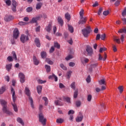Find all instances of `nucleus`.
<instances>
[{"label": "nucleus", "instance_id": "nucleus-1", "mask_svg": "<svg viewBox=\"0 0 126 126\" xmlns=\"http://www.w3.org/2000/svg\"><path fill=\"white\" fill-rule=\"evenodd\" d=\"M11 92L12 93V99L14 102V103H12V106H13L14 111L17 112H18V108H17V105H16V104L15 103L17 97H16V95H15V91H14V89H13V88L12 87L11 88Z\"/></svg>", "mask_w": 126, "mask_h": 126}, {"label": "nucleus", "instance_id": "nucleus-2", "mask_svg": "<svg viewBox=\"0 0 126 126\" xmlns=\"http://www.w3.org/2000/svg\"><path fill=\"white\" fill-rule=\"evenodd\" d=\"M25 90L26 95H28L29 97V99L31 103V106L32 109H34L35 108V106H34L33 98H32V97L30 96L31 95V93H30V90H29V89L27 88V87H26L25 88Z\"/></svg>", "mask_w": 126, "mask_h": 126}, {"label": "nucleus", "instance_id": "nucleus-3", "mask_svg": "<svg viewBox=\"0 0 126 126\" xmlns=\"http://www.w3.org/2000/svg\"><path fill=\"white\" fill-rule=\"evenodd\" d=\"M82 34L84 37H88V34L91 32V28L89 26L87 27V28L82 30Z\"/></svg>", "mask_w": 126, "mask_h": 126}, {"label": "nucleus", "instance_id": "nucleus-4", "mask_svg": "<svg viewBox=\"0 0 126 126\" xmlns=\"http://www.w3.org/2000/svg\"><path fill=\"white\" fill-rule=\"evenodd\" d=\"M38 118H39V122L42 124L43 126H46V122H47V119L44 118V115L43 113L40 112L38 114Z\"/></svg>", "mask_w": 126, "mask_h": 126}, {"label": "nucleus", "instance_id": "nucleus-5", "mask_svg": "<svg viewBox=\"0 0 126 126\" xmlns=\"http://www.w3.org/2000/svg\"><path fill=\"white\" fill-rule=\"evenodd\" d=\"M26 34H27V35L22 34L20 37V40L23 43H25L26 42H27V41L29 40V37H28V31L26 32Z\"/></svg>", "mask_w": 126, "mask_h": 126}, {"label": "nucleus", "instance_id": "nucleus-6", "mask_svg": "<svg viewBox=\"0 0 126 126\" xmlns=\"http://www.w3.org/2000/svg\"><path fill=\"white\" fill-rule=\"evenodd\" d=\"M2 112L3 113H4L5 114H6V115H9V116H10L11 115H12V112H10L8 109H7V106H4L2 107Z\"/></svg>", "mask_w": 126, "mask_h": 126}, {"label": "nucleus", "instance_id": "nucleus-7", "mask_svg": "<svg viewBox=\"0 0 126 126\" xmlns=\"http://www.w3.org/2000/svg\"><path fill=\"white\" fill-rule=\"evenodd\" d=\"M14 19V17H13L12 15H6L5 16L4 18V21H6V22H8L9 21H11V20H13Z\"/></svg>", "mask_w": 126, "mask_h": 126}, {"label": "nucleus", "instance_id": "nucleus-8", "mask_svg": "<svg viewBox=\"0 0 126 126\" xmlns=\"http://www.w3.org/2000/svg\"><path fill=\"white\" fill-rule=\"evenodd\" d=\"M86 21H87V18L86 17L80 18V20L78 22V24L83 25L86 23Z\"/></svg>", "mask_w": 126, "mask_h": 126}, {"label": "nucleus", "instance_id": "nucleus-9", "mask_svg": "<svg viewBox=\"0 0 126 126\" xmlns=\"http://www.w3.org/2000/svg\"><path fill=\"white\" fill-rule=\"evenodd\" d=\"M19 36V31H18V29L16 28L14 29L13 31V38L14 39H17Z\"/></svg>", "mask_w": 126, "mask_h": 126}, {"label": "nucleus", "instance_id": "nucleus-10", "mask_svg": "<svg viewBox=\"0 0 126 126\" xmlns=\"http://www.w3.org/2000/svg\"><path fill=\"white\" fill-rule=\"evenodd\" d=\"M83 120V115H82V113L81 112L79 113V115L76 118V122L77 123H79L82 121Z\"/></svg>", "mask_w": 126, "mask_h": 126}, {"label": "nucleus", "instance_id": "nucleus-11", "mask_svg": "<svg viewBox=\"0 0 126 126\" xmlns=\"http://www.w3.org/2000/svg\"><path fill=\"white\" fill-rule=\"evenodd\" d=\"M19 77L20 79V82L21 83H24L25 82V75L23 73H19Z\"/></svg>", "mask_w": 126, "mask_h": 126}, {"label": "nucleus", "instance_id": "nucleus-12", "mask_svg": "<svg viewBox=\"0 0 126 126\" xmlns=\"http://www.w3.org/2000/svg\"><path fill=\"white\" fill-rule=\"evenodd\" d=\"M40 18H42V15L37 16L35 18H33L32 19V20H31L30 21V23H31V24L36 23V22H37V21H38V20H39V19H40Z\"/></svg>", "mask_w": 126, "mask_h": 126}, {"label": "nucleus", "instance_id": "nucleus-13", "mask_svg": "<svg viewBox=\"0 0 126 126\" xmlns=\"http://www.w3.org/2000/svg\"><path fill=\"white\" fill-rule=\"evenodd\" d=\"M88 56H92L93 54V49L90 46H87L86 49Z\"/></svg>", "mask_w": 126, "mask_h": 126}, {"label": "nucleus", "instance_id": "nucleus-14", "mask_svg": "<svg viewBox=\"0 0 126 126\" xmlns=\"http://www.w3.org/2000/svg\"><path fill=\"white\" fill-rule=\"evenodd\" d=\"M33 63L35 65H38L39 63V60H37L36 56H34L33 58Z\"/></svg>", "mask_w": 126, "mask_h": 126}, {"label": "nucleus", "instance_id": "nucleus-15", "mask_svg": "<svg viewBox=\"0 0 126 126\" xmlns=\"http://www.w3.org/2000/svg\"><path fill=\"white\" fill-rule=\"evenodd\" d=\"M45 30H46V31H47V32H51V30H52V24H49L48 25V26H46Z\"/></svg>", "mask_w": 126, "mask_h": 126}, {"label": "nucleus", "instance_id": "nucleus-16", "mask_svg": "<svg viewBox=\"0 0 126 126\" xmlns=\"http://www.w3.org/2000/svg\"><path fill=\"white\" fill-rule=\"evenodd\" d=\"M34 43H35V44L36 45V46L38 48H40V47H41V43H40V40H39L38 38H35L34 40Z\"/></svg>", "mask_w": 126, "mask_h": 126}, {"label": "nucleus", "instance_id": "nucleus-17", "mask_svg": "<svg viewBox=\"0 0 126 126\" xmlns=\"http://www.w3.org/2000/svg\"><path fill=\"white\" fill-rule=\"evenodd\" d=\"M98 66V63H94L91 65V68L89 69L90 72H92L93 68H95V67H97Z\"/></svg>", "mask_w": 126, "mask_h": 126}, {"label": "nucleus", "instance_id": "nucleus-18", "mask_svg": "<svg viewBox=\"0 0 126 126\" xmlns=\"http://www.w3.org/2000/svg\"><path fill=\"white\" fill-rule=\"evenodd\" d=\"M55 104L56 106H63V103L60 100H56Z\"/></svg>", "mask_w": 126, "mask_h": 126}, {"label": "nucleus", "instance_id": "nucleus-19", "mask_svg": "<svg viewBox=\"0 0 126 126\" xmlns=\"http://www.w3.org/2000/svg\"><path fill=\"white\" fill-rule=\"evenodd\" d=\"M12 67V63H10L6 65V69L7 71H10V69Z\"/></svg>", "mask_w": 126, "mask_h": 126}, {"label": "nucleus", "instance_id": "nucleus-20", "mask_svg": "<svg viewBox=\"0 0 126 126\" xmlns=\"http://www.w3.org/2000/svg\"><path fill=\"white\" fill-rule=\"evenodd\" d=\"M99 85H106V81L105 79H101L98 81Z\"/></svg>", "mask_w": 126, "mask_h": 126}, {"label": "nucleus", "instance_id": "nucleus-21", "mask_svg": "<svg viewBox=\"0 0 126 126\" xmlns=\"http://www.w3.org/2000/svg\"><path fill=\"white\" fill-rule=\"evenodd\" d=\"M71 73H72V71L71 70L68 71L66 73V77L68 79H69L71 76Z\"/></svg>", "mask_w": 126, "mask_h": 126}, {"label": "nucleus", "instance_id": "nucleus-22", "mask_svg": "<svg viewBox=\"0 0 126 126\" xmlns=\"http://www.w3.org/2000/svg\"><path fill=\"white\" fill-rule=\"evenodd\" d=\"M17 121L18 122V123H19V124H21L22 126H24V122H23V120H22V119H21V118L18 117L17 119Z\"/></svg>", "mask_w": 126, "mask_h": 126}, {"label": "nucleus", "instance_id": "nucleus-23", "mask_svg": "<svg viewBox=\"0 0 126 126\" xmlns=\"http://www.w3.org/2000/svg\"><path fill=\"white\" fill-rule=\"evenodd\" d=\"M45 68L47 73H49L50 71H51V66L46 64L45 65Z\"/></svg>", "mask_w": 126, "mask_h": 126}, {"label": "nucleus", "instance_id": "nucleus-24", "mask_svg": "<svg viewBox=\"0 0 126 126\" xmlns=\"http://www.w3.org/2000/svg\"><path fill=\"white\" fill-rule=\"evenodd\" d=\"M58 23L61 26H63V19L61 17H59L58 18Z\"/></svg>", "mask_w": 126, "mask_h": 126}, {"label": "nucleus", "instance_id": "nucleus-25", "mask_svg": "<svg viewBox=\"0 0 126 126\" xmlns=\"http://www.w3.org/2000/svg\"><path fill=\"white\" fill-rule=\"evenodd\" d=\"M45 62L48 63V64H54V62L49 58H46Z\"/></svg>", "mask_w": 126, "mask_h": 126}, {"label": "nucleus", "instance_id": "nucleus-26", "mask_svg": "<svg viewBox=\"0 0 126 126\" xmlns=\"http://www.w3.org/2000/svg\"><path fill=\"white\" fill-rule=\"evenodd\" d=\"M43 5V3L42 2H38L36 4V9H40L41 7H42V6Z\"/></svg>", "mask_w": 126, "mask_h": 126}, {"label": "nucleus", "instance_id": "nucleus-27", "mask_svg": "<svg viewBox=\"0 0 126 126\" xmlns=\"http://www.w3.org/2000/svg\"><path fill=\"white\" fill-rule=\"evenodd\" d=\"M60 66L63 70H67V67L65 66L63 63H61L60 64Z\"/></svg>", "mask_w": 126, "mask_h": 126}, {"label": "nucleus", "instance_id": "nucleus-28", "mask_svg": "<svg viewBox=\"0 0 126 126\" xmlns=\"http://www.w3.org/2000/svg\"><path fill=\"white\" fill-rule=\"evenodd\" d=\"M68 30L70 32V33H73L74 32L73 27L70 25H68Z\"/></svg>", "mask_w": 126, "mask_h": 126}, {"label": "nucleus", "instance_id": "nucleus-29", "mask_svg": "<svg viewBox=\"0 0 126 126\" xmlns=\"http://www.w3.org/2000/svg\"><path fill=\"white\" fill-rule=\"evenodd\" d=\"M80 18L81 17H84V10L82 9L79 12Z\"/></svg>", "mask_w": 126, "mask_h": 126}, {"label": "nucleus", "instance_id": "nucleus-30", "mask_svg": "<svg viewBox=\"0 0 126 126\" xmlns=\"http://www.w3.org/2000/svg\"><path fill=\"white\" fill-rule=\"evenodd\" d=\"M57 124H63V119L62 118H58L56 120Z\"/></svg>", "mask_w": 126, "mask_h": 126}, {"label": "nucleus", "instance_id": "nucleus-31", "mask_svg": "<svg viewBox=\"0 0 126 126\" xmlns=\"http://www.w3.org/2000/svg\"><path fill=\"white\" fill-rule=\"evenodd\" d=\"M37 93L38 94H40L42 92V86H38L37 87Z\"/></svg>", "mask_w": 126, "mask_h": 126}, {"label": "nucleus", "instance_id": "nucleus-32", "mask_svg": "<svg viewBox=\"0 0 126 126\" xmlns=\"http://www.w3.org/2000/svg\"><path fill=\"white\" fill-rule=\"evenodd\" d=\"M118 89L119 90L120 93L122 94L124 92V86H120Z\"/></svg>", "mask_w": 126, "mask_h": 126}, {"label": "nucleus", "instance_id": "nucleus-33", "mask_svg": "<svg viewBox=\"0 0 126 126\" xmlns=\"http://www.w3.org/2000/svg\"><path fill=\"white\" fill-rule=\"evenodd\" d=\"M41 57L42 59H45V58L47 57V53H46V52H42L41 53Z\"/></svg>", "mask_w": 126, "mask_h": 126}, {"label": "nucleus", "instance_id": "nucleus-34", "mask_svg": "<svg viewBox=\"0 0 126 126\" xmlns=\"http://www.w3.org/2000/svg\"><path fill=\"white\" fill-rule=\"evenodd\" d=\"M114 41H115L116 42L118 43V44L121 43V40L120 38H118L117 36H115L114 38Z\"/></svg>", "mask_w": 126, "mask_h": 126}, {"label": "nucleus", "instance_id": "nucleus-35", "mask_svg": "<svg viewBox=\"0 0 126 126\" xmlns=\"http://www.w3.org/2000/svg\"><path fill=\"white\" fill-rule=\"evenodd\" d=\"M54 47L57 49H60V48H61V45H60V44H59L58 42L55 41L54 42Z\"/></svg>", "mask_w": 126, "mask_h": 126}, {"label": "nucleus", "instance_id": "nucleus-36", "mask_svg": "<svg viewBox=\"0 0 126 126\" xmlns=\"http://www.w3.org/2000/svg\"><path fill=\"white\" fill-rule=\"evenodd\" d=\"M0 102L2 107H4V106H6V101H5V100L1 99L0 100Z\"/></svg>", "mask_w": 126, "mask_h": 126}, {"label": "nucleus", "instance_id": "nucleus-37", "mask_svg": "<svg viewBox=\"0 0 126 126\" xmlns=\"http://www.w3.org/2000/svg\"><path fill=\"white\" fill-rule=\"evenodd\" d=\"M65 17L66 19H67L68 21H69V20H70V15L68 14V13H66L65 14Z\"/></svg>", "mask_w": 126, "mask_h": 126}, {"label": "nucleus", "instance_id": "nucleus-38", "mask_svg": "<svg viewBox=\"0 0 126 126\" xmlns=\"http://www.w3.org/2000/svg\"><path fill=\"white\" fill-rule=\"evenodd\" d=\"M77 96H78V90H76L74 93L73 97L76 98H77Z\"/></svg>", "mask_w": 126, "mask_h": 126}, {"label": "nucleus", "instance_id": "nucleus-39", "mask_svg": "<svg viewBox=\"0 0 126 126\" xmlns=\"http://www.w3.org/2000/svg\"><path fill=\"white\" fill-rule=\"evenodd\" d=\"M12 54L13 55V59H14V60H15V61H17V56H16V53H15V52L13 51Z\"/></svg>", "mask_w": 126, "mask_h": 126}, {"label": "nucleus", "instance_id": "nucleus-40", "mask_svg": "<svg viewBox=\"0 0 126 126\" xmlns=\"http://www.w3.org/2000/svg\"><path fill=\"white\" fill-rule=\"evenodd\" d=\"M70 87L72 89H73V90H75V82H73L70 85Z\"/></svg>", "mask_w": 126, "mask_h": 126}, {"label": "nucleus", "instance_id": "nucleus-41", "mask_svg": "<svg viewBox=\"0 0 126 126\" xmlns=\"http://www.w3.org/2000/svg\"><path fill=\"white\" fill-rule=\"evenodd\" d=\"M81 62L83 63H88L89 62V59L87 58H84L83 59L81 60Z\"/></svg>", "mask_w": 126, "mask_h": 126}, {"label": "nucleus", "instance_id": "nucleus-42", "mask_svg": "<svg viewBox=\"0 0 126 126\" xmlns=\"http://www.w3.org/2000/svg\"><path fill=\"white\" fill-rule=\"evenodd\" d=\"M126 29H121L118 31V33H126Z\"/></svg>", "mask_w": 126, "mask_h": 126}, {"label": "nucleus", "instance_id": "nucleus-43", "mask_svg": "<svg viewBox=\"0 0 126 126\" xmlns=\"http://www.w3.org/2000/svg\"><path fill=\"white\" fill-rule=\"evenodd\" d=\"M5 91V88L2 87L0 89V94H3V92Z\"/></svg>", "mask_w": 126, "mask_h": 126}, {"label": "nucleus", "instance_id": "nucleus-44", "mask_svg": "<svg viewBox=\"0 0 126 126\" xmlns=\"http://www.w3.org/2000/svg\"><path fill=\"white\" fill-rule=\"evenodd\" d=\"M91 100H92V95L91 94L88 95L87 100L88 102H91Z\"/></svg>", "mask_w": 126, "mask_h": 126}, {"label": "nucleus", "instance_id": "nucleus-45", "mask_svg": "<svg viewBox=\"0 0 126 126\" xmlns=\"http://www.w3.org/2000/svg\"><path fill=\"white\" fill-rule=\"evenodd\" d=\"M37 81H38V83H39L40 84H43L47 82V81L46 80L43 81L42 80H38Z\"/></svg>", "mask_w": 126, "mask_h": 126}, {"label": "nucleus", "instance_id": "nucleus-46", "mask_svg": "<svg viewBox=\"0 0 126 126\" xmlns=\"http://www.w3.org/2000/svg\"><path fill=\"white\" fill-rule=\"evenodd\" d=\"M5 3L8 6H10V5H11V1L10 0H6Z\"/></svg>", "mask_w": 126, "mask_h": 126}, {"label": "nucleus", "instance_id": "nucleus-47", "mask_svg": "<svg viewBox=\"0 0 126 126\" xmlns=\"http://www.w3.org/2000/svg\"><path fill=\"white\" fill-rule=\"evenodd\" d=\"M73 57H72V55H68L65 58L66 61H69V60H71Z\"/></svg>", "mask_w": 126, "mask_h": 126}, {"label": "nucleus", "instance_id": "nucleus-48", "mask_svg": "<svg viewBox=\"0 0 126 126\" xmlns=\"http://www.w3.org/2000/svg\"><path fill=\"white\" fill-rule=\"evenodd\" d=\"M86 81L88 83H90V82H91V77H90V75L88 76L86 79Z\"/></svg>", "mask_w": 126, "mask_h": 126}, {"label": "nucleus", "instance_id": "nucleus-49", "mask_svg": "<svg viewBox=\"0 0 126 126\" xmlns=\"http://www.w3.org/2000/svg\"><path fill=\"white\" fill-rule=\"evenodd\" d=\"M64 100H66V102H67L69 103H71V102L70 101V98L69 97H64Z\"/></svg>", "mask_w": 126, "mask_h": 126}, {"label": "nucleus", "instance_id": "nucleus-50", "mask_svg": "<svg viewBox=\"0 0 126 126\" xmlns=\"http://www.w3.org/2000/svg\"><path fill=\"white\" fill-rule=\"evenodd\" d=\"M103 11V8L100 7L98 9V15H101V14L102 13V12Z\"/></svg>", "mask_w": 126, "mask_h": 126}, {"label": "nucleus", "instance_id": "nucleus-51", "mask_svg": "<svg viewBox=\"0 0 126 126\" xmlns=\"http://www.w3.org/2000/svg\"><path fill=\"white\" fill-rule=\"evenodd\" d=\"M54 51H55V47L54 46L51 47L50 49L49 53H50V54H52V53H54Z\"/></svg>", "mask_w": 126, "mask_h": 126}, {"label": "nucleus", "instance_id": "nucleus-52", "mask_svg": "<svg viewBox=\"0 0 126 126\" xmlns=\"http://www.w3.org/2000/svg\"><path fill=\"white\" fill-rule=\"evenodd\" d=\"M106 38V34L103 33L100 35V38L101 40H105V38Z\"/></svg>", "mask_w": 126, "mask_h": 126}, {"label": "nucleus", "instance_id": "nucleus-53", "mask_svg": "<svg viewBox=\"0 0 126 126\" xmlns=\"http://www.w3.org/2000/svg\"><path fill=\"white\" fill-rule=\"evenodd\" d=\"M11 9L13 12H16V6H12Z\"/></svg>", "mask_w": 126, "mask_h": 126}, {"label": "nucleus", "instance_id": "nucleus-54", "mask_svg": "<svg viewBox=\"0 0 126 126\" xmlns=\"http://www.w3.org/2000/svg\"><path fill=\"white\" fill-rule=\"evenodd\" d=\"M126 15V7L125 8L124 10H123L122 12V16L125 17Z\"/></svg>", "mask_w": 126, "mask_h": 126}, {"label": "nucleus", "instance_id": "nucleus-55", "mask_svg": "<svg viewBox=\"0 0 126 126\" xmlns=\"http://www.w3.org/2000/svg\"><path fill=\"white\" fill-rule=\"evenodd\" d=\"M7 61L9 62H13V59L11 56H8L7 58Z\"/></svg>", "mask_w": 126, "mask_h": 126}, {"label": "nucleus", "instance_id": "nucleus-56", "mask_svg": "<svg viewBox=\"0 0 126 126\" xmlns=\"http://www.w3.org/2000/svg\"><path fill=\"white\" fill-rule=\"evenodd\" d=\"M76 105L77 107H80V106L81 105V102H80V101H77L76 102Z\"/></svg>", "mask_w": 126, "mask_h": 126}, {"label": "nucleus", "instance_id": "nucleus-57", "mask_svg": "<svg viewBox=\"0 0 126 126\" xmlns=\"http://www.w3.org/2000/svg\"><path fill=\"white\" fill-rule=\"evenodd\" d=\"M33 10V8L31 7H28L27 8V12H30L31 11H32V10Z\"/></svg>", "mask_w": 126, "mask_h": 126}, {"label": "nucleus", "instance_id": "nucleus-58", "mask_svg": "<svg viewBox=\"0 0 126 126\" xmlns=\"http://www.w3.org/2000/svg\"><path fill=\"white\" fill-rule=\"evenodd\" d=\"M109 11H103V15H104L105 16H107V15H108V14H109Z\"/></svg>", "mask_w": 126, "mask_h": 126}, {"label": "nucleus", "instance_id": "nucleus-59", "mask_svg": "<svg viewBox=\"0 0 126 126\" xmlns=\"http://www.w3.org/2000/svg\"><path fill=\"white\" fill-rule=\"evenodd\" d=\"M125 38H126V35L122 34L121 37L120 38L122 42H124V39H125Z\"/></svg>", "mask_w": 126, "mask_h": 126}, {"label": "nucleus", "instance_id": "nucleus-60", "mask_svg": "<svg viewBox=\"0 0 126 126\" xmlns=\"http://www.w3.org/2000/svg\"><path fill=\"white\" fill-rule=\"evenodd\" d=\"M74 65H75V63H74L73 62H70L69 63V66L73 67V66H74Z\"/></svg>", "mask_w": 126, "mask_h": 126}, {"label": "nucleus", "instance_id": "nucleus-61", "mask_svg": "<svg viewBox=\"0 0 126 126\" xmlns=\"http://www.w3.org/2000/svg\"><path fill=\"white\" fill-rule=\"evenodd\" d=\"M12 6H16V1L14 0H12Z\"/></svg>", "mask_w": 126, "mask_h": 126}, {"label": "nucleus", "instance_id": "nucleus-62", "mask_svg": "<svg viewBox=\"0 0 126 126\" xmlns=\"http://www.w3.org/2000/svg\"><path fill=\"white\" fill-rule=\"evenodd\" d=\"M73 114H74V111H73V110H70L68 111V115H73Z\"/></svg>", "mask_w": 126, "mask_h": 126}, {"label": "nucleus", "instance_id": "nucleus-63", "mask_svg": "<svg viewBox=\"0 0 126 126\" xmlns=\"http://www.w3.org/2000/svg\"><path fill=\"white\" fill-rule=\"evenodd\" d=\"M59 87H60V88L62 89V88H64V87H65V86H64L63 83H60L59 84Z\"/></svg>", "mask_w": 126, "mask_h": 126}, {"label": "nucleus", "instance_id": "nucleus-64", "mask_svg": "<svg viewBox=\"0 0 126 126\" xmlns=\"http://www.w3.org/2000/svg\"><path fill=\"white\" fill-rule=\"evenodd\" d=\"M122 20L123 22V24L126 25V18H122Z\"/></svg>", "mask_w": 126, "mask_h": 126}]
</instances>
